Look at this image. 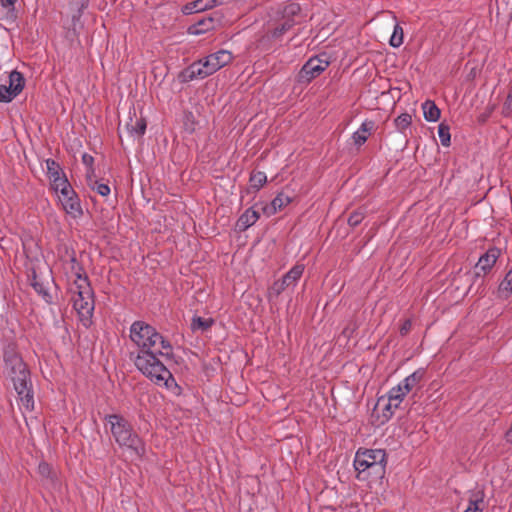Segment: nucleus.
<instances>
[{
    "label": "nucleus",
    "mask_w": 512,
    "mask_h": 512,
    "mask_svg": "<svg viewBox=\"0 0 512 512\" xmlns=\"http://www.w3.org/2000/svg\"><path fill=\"white\" fill-rule=\"evenodd\" d=\"M171 349L160 348L156 351L131 353L134 365L139 372L155 385L164 387L174 395L181 393V387L175 381L170 370L165 366L162 358L171 354Z\"/></svg>",
    "instance_id": "f257e3e1"
},
{
    "label": "nucleus",
    "mask_w": 512,
    "mask_h": 512,
    "mask_svg": "<svg viewBox=\"0 0 512 512\" xmlns=\"http://www.w3.org/2000/svg\"><path fill=\"white\" fill-rule=\"evenodd\" d=\"M3 358L5 369L18 396L20 410L32 411L34 409V393L30 372L14 345L10 344L4 348Z\"/></svg>",
    "instance_id": "f03ea898"
},
{
    "label": "nucleus",
    "mask_w": 512,
    "mask_h": 512,
    "mask_svg": "<svg viewBox=\"0 0 512 512\" xmlns=\"http://www.w3.org/2000/svg\"><path fill=\"white\" fill-rule=\"evenodd\" d=\"M105 421L120 448L128 450L136 459L142 460L145 457L146 443L127 419L119 414H109L105 416Z\"/></svg>",
    "instance_id": "7ed1b4c3"
},
{
    "label": "nucleus",
    "mask_w": 512,
    "mask_h": 512,
    "mask_svg": "<svg viewBox=\"0 0 512 512\" xmlns=\"http://www.w3.org/2000/svg\"><path fill=\"white\" fill-rule=\"evenodd\" d=\"M386 464V452L383 449H358L353 461L356 478L368 483L384 477Z\"/></svg>",
    "instance_id": "20e7f679"
},
{
    "label": "nucleus",
    "mask_w": 512,
    "mask_h": 512,
    "mask_svg": "<svg viewBox=\"0 0 512 512\" xmlns=\"http://www.w3.org/2000/svg\"><path fill=\"white\" fill-rule=\"evenodd\" d=\"M232 60V52L225 49L218 50L190 64L180 73L179 78L182 82L204 79L228 65Z\"/></svg>",
    "instance_id": "39448f33"
},
{
    "label": "nucleus",
    "mask_w": 512,
    "mask_h": 512,
    "mask_svg": "<svg viewBox=\"0 0 512 512\" xmlns=\"http://www.w3.org/2000/svg\"><path fill=\"white\" fill-rule=\"evenodd\" d=\"M73 296V308L77 312L83 326L89 327L92 323V316L95 307L94 293L87 275L82 268L76 272V279L71 287Z\"/></svg>",
    "instance_id": "423d86ee"
},
{
    "label": "nucleus",
    "mask_w": 512,
    "mask_h": 512,
    "mask_svg": "<svg viewBox=\"0 0 512 512\" xmlns=\"http://www.w3.org/2000/svg\"><path fill=\"white\" fill-rule=\"evenodd\" d=\"M129 338L136 347V352L171 349V344L153 326L145 321H135L129 328Z\"/></svg>",
    "instance_id": "0eeeda50"
},
{
    "label": "nucleus",
    "mask_w": 512,
    "mask_h": 512,
    "mask_svg": "<svg viewBox=\"0 0 512 512\" xmlns=\"http://www.w3.org/2000/svg\"><path fill=\"white\" fill-rule=\"evenodd\" d=\"M330 62L326 55L311 57L302 66L297 75L298 83H310L313 79L322 74L329 66Z\"/></svg>",
    "instance_id": "6e6552de"
},
{
    "label": "nucleus",
    "mask_w": 512,
    "mask_h": 512,
    "mask_svg": "<svg viewBox=\"0 0 512 512\" xmlns=\"http://www.w3.org/2000/svg\"><path fill=\"white\" fill-rule=\"evenodd\" d=\"M25 78L17 70H12L8 75L7 84H0V102H12L24 89Z\"/></svg>",
    "instance_id": "1a4fd4ad"
},
{
    "label": "nucleus",
    "mask_w": 512,
    "mask_h": 512,
    "mask_svg": "<svg viewBox=\"0 0 512 512\" xmlns=\"http://www.w3.org/2000/svg\"><path fill=\"white\" fill-rule=\"evenodd\" d=\"M59 203L65 213L73 219H79L83 215L81 201L73 187L58 195Z\"/></svg>",
    "instance_id": "9d476101"
},
{
    "label": "nucleus",
    "mask_w": 512,
    "mask_h": 512,
    "mask_svg": "<svg viewBox=\"0 0 512 512\" xmlns=\"http://www.w3.org/2000/svg\"><path fill=\"white\" fill-rule=\"evenodd\" d=\"M217 21L212 17H203L187 28L189 35H202L216 28Z\"/></svg>",
    "instance_id": "9b49d317"
},
{
    "label": "nucleus",
    "mask_w": 512,
    "mask_h": 512,
    "mask_svg": "<svg viewBox=\"0 0 512 512\" xmlns=\"http://www.w3.org/2000/svg\"><path fill=\"white\" fill-rule=\"evenodd\" d=\"M500 255V251L497 248H490L484 253L478 260L476 264V268L486 273L492 269L495 265L498 257Z\"/></svg>",
    "instance_id": "f8f14e48"
},
{
    "label": "nucleus",
    "mask_w": 512,
    "mask_h": 512,
    "mask_svg": "<svg viewBox=\"0 0 512 512\" xmlns=\"http://www.w3.org/2000/svg\"><path fill=\"white\" fill-rule=\"evenodd\" d=\"M260 214L253 207L246 209L238 218L236 226L240 231H246L248 228L253 226L258 219Z\"/></svg>",
    "instance_id": "ddd939ff"
},
{
    "label": "nucleus",
    "mask_w": 512,
    "mask_h": 512,
    "mask_svg": "<svg viewBox=\"0 0 512 512\" xmlns=\"http://www.w3.org/2000/svg\"><path fill=\"white\" fill-rule=\"evenodd\" d=\"M375 127V123L372 120H364L360 127L352 134V139L356 146H362L368 139V135L372 132Z\"/></svg>",
    "instance_id": "4468645a"
},
{
    "label": "nucleus",
    "mask_w": 512,
    "mask_h": 512,
    "mask_svg": "<svg viewBox=\"0 0 512 512\" xmlns=\"http://www.w3.org/2000/svg\"><path fill=\"white\" fill-rule=\"evenodd\" d=\"M407 394L408 393L403 389L400 383L391 388L388 392V403L385 409L392 413V410L399 407Z\"/></svg>",
    "instance_id": "2eb2a0df"
},
{
    "label": "nucleus",
    "mask_w": 512,
    "mask_h": 512,
    "mask_svg": "<svg viewBox=\"0 0 512 512\" xmlns=\"http://www.w3.org/2000/svg\"><path fill=\"white\" fill-rule=\"evenodd\" d=\"M219 3V0H195L183 6L182 12L186 15L198 13L207 9H211Z\"/></svg>",
    "instance_id": "dca6fc26"
},
{
    "label": "nucleus",
    "mask_w": 512,
    "mask_h": 512,
    "mask_svg": "<svg viewBox=\"0 0 512 512\" xmlns=\"http://www.w3.org/2000/svg\"><path fill=\"white\" fill-rule=\"evenodd\" d=\"M292 202V196L286 194L284 191L279 192L275 198L272 200L269 207L264 209V212L268 215H273L278 211L285 208Z\"/></svg>",
    "instance_id": "f3484780"
},
{
    "label": "nucleus",
    "mask_w": 512,
    "mask_h": 512,
    "mask_svg": "<svg viewBox=\"0 0 512 512\" xmlns=\"http://www.w3.org/2000/svg\"><path fill=\"white\" fill-rule=\"evenodd\" d=\"M304 272V265L297 264L292 267L281 279L280 289L294 286Z\"/></svg>",
    "instance_id": "a211bd4d"
},
{
    "label": "nucleus",
    "mask_w": 512,
    "mask_h": 512,
    "mask_svg": "<svg viewBox=\"0 0 512 512\" xmlns=\"http://www.w3.org/2000/svg\"><path fill=\"white\" fill-rule=\"evenodd\" d=\"M424 374L425 372L423 369H418L404 378L400 382V385L407 393H409L422 381Z\"/></svg>",
    "instance_id": "6ab92c4d"
},
{
    "label": "nucleus",
    "mask_w": 512,
    "mask_h": 512,
    "mask_svg": "<svg viewBox=\"0 0 512 512\" xmlns=\"http://www.w3.org/2000/svg\"><path fill=\"white\" fill-rule=\"evenodd\" d=\"M422 110H423V116L424 119L428 122H436L440 118V109L437 107V105L431 101L426 100L422 104Z\"/></svg>",
    "instance_id": "aec40b11"
},
{
    "label": "nucleus",
    "mask_w": 512,
    "mask_h": 512,
    "mask_svg": "<svg viewBox=\"0 0 512 512\" xmlns=\"http://www.w3.org/2000/svg\"><path fill=\"white\" fill-rule=\"evenodd\" d=\"M296 24V19H286L282 17L280 23L277 24L271 33L272 38H280L282 35L290 31Z\"/></svg>",
    "instance_id": "412c9836"
},
{
    "label": "nucleus",
    "mask_w": 512,
    "mask_h": 512,
    "mask_svg": "<svg viewBox=\"0 0 512 512\" xmlns=\"http://www.w3.org/2000/svg\"><path fill=\"white\" fill-rule=\"evenodd\" d=\"M214 324L212 318H202L200 316H194L191 321V329L193 331H207Z\"/></svg>",
    "instance_id": "4be33fe9"
},
{
    "label": "nucleus",
    "mask_w": 512,
    "mask_h": 512,
    "mask_svg": "<svg viewBox=\"0 0 512 512\" xmlns=\"http://www.w3.org/2000/svg\"><path fill=\"white\" fill-rule=\"evenodd\" d=\"M50 181H51V188L55 193H57V195H60L61 193H63L64 191H66L67 189H69L71 187V184L68 181L65 174H63L59 177H56V178H52Z\"/></svg>",
    "instance_id": "5701e85b"
},
{
    "label": "nucleus",
    "mask_w": 512,
    "mask_h": 512,
    "mask_svg": "<svg viewBox=\"0 0 512 512\" xmlns=\"http://www.w3.org/2000/svg\"><path fill=\"white\" fill-rule=\"evenodd\" d=\"M300 11H301V8H300V5L298 3L290 2V3H287L283 7L281 13H282V17L283 18H286V19H289V18L296 19L297 23H298L299 22V18H300Z\"/></svg>",
    "instance_id": "b1692460"
},
{
    "label": "nucleus",
    "mask_w": 512,
    "mask_h": 512,
    "mask_svg": "<svg viewBox=\"0 0 512 512\" xmlns=\"http://www.w3.org/2000/svg\"><path fill=\"white\" fill-rule=\"evenodd\" d=\"M484 509V496L482 493L474 494L469 499V503L464 512H483Z\"/></svg>",
    "instance_id": "393cba45"
},
{
    "label": "nucleus",
    "mask_w": 512,
    "mask_h": 512,
    "mask_svg": "<svg viewBox=\"0 0 512 512\" xmlns=\"http://www.w3.org/2000/svg\"><path fill=\"white\" fill-rule=\"evenodd\" d=\"M127 130L131 136L140 137L145 134L146 131V121L144 118H139L135 121V123L127 124Z\"/></svg>",
    "instance_id": "a878e982"
},
{
    "label": "nucleus",
    "mask_w": 512,
    "mask_h": 512,
    "mask_svg": "<svg viewBox=\"0 0 512 512\" xmlns=\"http://www.w3.org/2000/svg\"><path fill=\"white\" fill-rule=\"evenodd\" d=\"M403 38V28L400 26L399 23L396 22L394 25L393 33L389 40V44L394 48H398L403 44Z\"/></svg>",
    "instance_id": "bb28decb"
},
{
    "label": "nucleus",
    "mask_w": 512,
    "mask_h": 512,
    "mask_svg": "<svg viewBox=\"0 0 512 512\" xmlns=\"http://www.w3.org/2000/svg\"><path fill=\"white\" fill-rule=\"evenodd\" d=\"M252 188L259 190L267 182V176L262 171L253 172L249 179Z\"/></svg>",
    "instance_id": "cd10ccee"
},
{
    "label": "nucleus",
    "mask_w": 512,
    "mask_h": 512,
    "mask_svg": "<svg viewBox=\"0 0 512 512\" xmlns=\"http://www.w3.org/2000/svg\"><path fill=\"white\" fill-rule=\"evenodd\" d=\"M438 136L443 146L448 147L451 142L450 127L448 124L442 122L438 126Z\"/></svg>",
    "instance_id": "c85d7f7f"
},
{
    "label": "nucleus",
    "mask_w": 512,
    "mask_h": 512,
    "mask_svg": "<svg viewBox=\"0 0 512 512\" xmlns=\"http://www.w3.org/2000/svg\"><path fill=\"white\" fill-rule=\"evenodd\" d=\"M398 131L404 132L412 123V116L409 113H402L394 120Z\"/></svg>",
    "instance_id": "c756f323"
},
{
    "label": "nucleus",
    "mask_w": 512,
    "mask_h": 512,
    "mask_svg": "<svg viewBox=\"0 0 512 512\" xmlns=\"http://www.w3.org/2000/svg\"><path fill=\"white\" fill-rule=\"evenodd\" d=\"M46 163V169H47V175L49 179L59 177L63 175L62 169L60 168L59 164L53 160V159H47L45 161Z\"/></svg>",
    "instance_id": "7c9ffc66"
},
{
    "label": "nucleus",
    "mask_w": 512,
    "mask_h": 512,
    "mask_svg": "<svg viewBox=\"0 0 512 512\" xmlns=\"http://www.w3.org/2000/svg\"><path fill=\"white\" fill-rule=\"evenodd\" d=\"M365 213L362 209H358L354 211L349 217H348V224L351 227L358 226L364 219Z\"/></svg>",
    "instance_id": "2f4dec72"
},
{
    "label": "nucleus",
    "mask_w": 512,
    "mask_h": 512,
    "mask_svg": "<svg viewBox=\"0 0 512 512\" xmlns=\"http://www.w3.org/2000/svg\"><path fill=\"white\" fill-rule=\"evenodd\" d=\"M499 290L502 293L510 294L512 292V270H510L499 286Z\"/></svg>",
    "instance_id": "473e14b6"
},
{
    "label": "nucleus",
    "mask_w": 512,
    "mask_h": 512,
    "mask_svg": "<svg viewBox=\"0 0 512 512\" xmlns=\"http://www.w3.org/2000/svg\"><path fill=\"white\" fill-rule=\"evenodd\" d=\"M92 190L96 191L99 195L106 197L110 194L111 190L108 184L95 181L91 185Z\"/></svg>",
    "instance_id": "72a5a7b5"
},
{
    "label": "nucleus",
    "mask_w": 512,
    "mask_h": 512,
    "mask_svg": "<svg viewBox=\"0 0 512 512\" xmlns=\"http://www.w3.org/2000/svg\"><path fill=\"white\" fill-rule=\"evenodd\" d=\"M184 129L190 134L195 131L194 116L191 112L185 115Z\"/></svg>",
    "instance_id": "f704fd0d"
},
{
    "label": "nucleus",
    "mask_w": 512,
    "mask_h": 512,
    "mask_svg": "<svg viewBox=\"0 0 512 512\" xmlns=\"http://www.w3.org/2000/svg\"><path fill=\"white\" fill-rule=\"evenodd\" d=\"M33 287L36 292H38L39 294H41L43 296V298L45 299L46 302L51 301V295L48 293V291L46 289H44L42 284L35 282V283H33Z\"/></svg>",
    "instance_id": "c9c22d12"
},
{
    "label": "nucleus",
    "mask_w": 512,
    "mask_h": 512,
    "mask_svg": "<svg viewBox=\"0 0 512 512\" xmlns=\"http://www.w3.org/2000/svg\"><path fill=\"white\" fill-rule=\"evenodd\" d=\"M411 327L412 321L410 319H406L400 327V334L402 336L406 335L410 331Z\"/></svg>",
    "instance_id": "e433bc0d"
},
{
    "label": "nucleus",
    "mask_w": 512,
    "mask_h": 512,
    "mask_svg": "<svg viewBox=\"0 0 512 512\" xmlns=\"http://www.w3.org/2000/svg\"><path fill=\"white\" fill-rule=\"evenodd\" d=\"M90 0H77L79 13H82L88 6Z\"/></svg>",
    "instance_id": "4c0bfd02"
},
{
    "label": "nucleus",
    "mask_w": 512,
    "mask_h": 512,
    "mask_svg": "<svg viewBox=\"0 0 512 512\" xmlns=\"http://www.w3.org/2000/svg\"><path fill=\"white\" fill-rule=\"evenodd\" d=\"M17 0H0L1 6L7 9L14 7Z\"/></svg>",
    "instance_id": "58836bf2"
},
{
    "label": "nucleus",
    "mask_w": 512,
    "mask_h": 512,
    "mask_svg": "<svg viewBox=\"0 0 512 512\" xmlns=\"http://www.w3.org/2000/svg\"><path fill=\"white\" fill-rule=\"evenodd\" d=\"M38 469L42 475L49 474L50 472V467L47 463H40Z\"/></svg>",
    "instance_id": "ea45409f"
},
{
    "label": "nucleus",
    "mask_w": 512,
    "mask_h": 512,
    "mask_svg": "<svg viewBox=\"0 0 512 512\" xmlns=\"http://www.w3.org/2000/svg\"><path fill=\"white\" fill-rule=\"evenodd\" d=\"M281 280L277 281L273 285V289L276 291L277 294H280L284 289H280Z\"/></svg>",
    "instance_id": "a19ab883"
},
{
    "label": "nucleus",
    "mask_w": 512,
    "mask_h": 512,
    "mask_svg": "<svg viewBox=\"0 0 512 512\" xmlns=\"http://www.w3.org/2000/svg\"><path fill=\"white\" fill-rule=\"evenodd\" d=\"M83 161H84V163H86V164H88V163H92V161H93V157L88 156L87 154H84V155H83Z\"/></svg>",
    "instance_id": "79ce46f5"
}]
</instances>
